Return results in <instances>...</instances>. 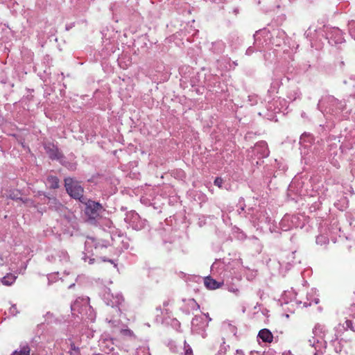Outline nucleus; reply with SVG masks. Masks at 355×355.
I'll return each mask as SVG.
<instances>
[{"label": "nucleus", "mask_w": 355, "mask_h": 355, "mask_svg": "<svg viewBox=\"0 0 355 355\" xmlns=\"http://www.w3.org/2000/svg\"><path fill=\"white\" fill-rule=\"evenodd\" d=\"M184 348H185L184 355H193L192 349L189 347V345H187V346L185 345Z\"/></svg>", "instance_id": "nucleus-13"}, {"label": "nucleus", "mask_w": 355, "mask_h": 355, "mask_svg": "<svg viewBox=\"0 0 355 355\" xmlns=\"http://www.w3.org/2000/svg\"><path fill=\"white\" fill-rule=\"evenodd\" d=\"M15 279L16 276L12 274H8L1 279V282L6 286H10L15 282Z\"/></svg>", "instance_id": "nucleus-6"}, {"label": "nucleus", "mask_w": 355, "mask_h": 355, "mask_svg": "<svg viewBox=\"0 0 355 355\" xmlns=\"http://www.w3.org/2000/svg\"><path fill=\"white\" fill-rule=\"evenodd\" d=\"M85 205V214L91 218H95L103 208L100 203L90 200L86 202Z\"/></svg>", "instance_id": "nucleus-2"}, {"label": "nucleus", "mask_w": 355, "mask_h": 355, "mask_svg": "<svg viewBox=\"0 0 355 355\" xmlns=\"http://www.w3.org/2000/svg\"><path fill=\"white\" fill-rule=\"evenodd\" d=\"M49 204L51 209L62 211L64 207L55 198H49Z\"/></svg>", "instance_id": "nucleus-5"}, {"label": "nucleus", "mask_w": 355, "mask_h": 355, "mask_svg": "<svg viewBox=\"0 0 355 355\" xmlns=\"http://www.w3.org/2000/svg\"><path fill=\"white\" fill-rule=\"evenodd\" d=\"M10 198H12V199H15V198H17V197L15 196V195H13V196H12V194H10Z\"/></svg>", "instance_id": "nucleus-14"}, {"label": "nucleus", "mask_w": 355, "mask_h": 355, "mask_svg": "<svg viewBox=\"0 0 355 355\" xmlns=\"http://www.w3.org/2000/svg\"><path fill=\"white\" fill-rule=\"evenodd\" d=\"M121 334L122 335H124V336H133V332L132 331H131L130 329H122L121 331Z\"/></svg>", "instance_id": "nucleus-11"}, {"label": "nucleus", "mask_w": 355, "mask_h": 355, "mask_svg": "<svg viewBox=\"0 0 355 355\" xmlns=\"http://www.w3.org/2000/svg\"><path fill=\"white\" fill-rule=\"evenodd\" d=\"M204 284L207 289L215 290L220 288L223 286V282H217L214 279L211 278L210 276H208L205 277Z\"/></svg>", "instance_id": "nucleus-3"}, {"label": "nucleus", "mask_w": 355, "mask_h": 355, "mask_svg": "<svg viewBox=\"0 0 355 355\" xmlns=\"http://www.w3.org/2000/svg\"><path fill=\"white\" fill-rule=\"evenodd\" d=\"M345 326L343 325V329L345 331H347L348 329H350L352 331H355V328L353 324V322L350 320H346Z\"/></svg>", "instance_id": "nucleus-9"}, {"label": "nucleus", "mask_w": 355, "mask_h": 355, "mask_svg": "<svg viewBox=\"0 0 355 355\" xmlns=\"http://www.w3.org/2000/svg\"><path fill=\"white\" fill-rule=\"evenodd\" d=\"M258 337L264 343H271L273 340V335L268 329H263L259 331Z\"/></svg>", "instance_id": "nucleus-4"}, {"label": "nucleus", "mask_w": 355, "mask_h": 355, "mask_svg": "<svg viewBox=\"0 0 355 355\" xmlns=\"http://www.w3.org/2000/svg\"><path fill=\"white\" fill-rule=\"evenodd\" d=\"M223 183V180L221 178L218 177L214 180V185L219 188L222 187Z\"/></svg>", "instance_id": "nucleus-10"}, {"label": "nucleus", "mask_w": 355, "mask_h": 355, "mask_svg": "<svg viewBox=\"0 0 355 355\" xmlns=\"http://www.w3.org/2000/svg\"><path fill=\"white\" fill-rule=\"evenodd\" d=\"M70 349H71V351H73V352H74L76 353H78V354L80 353L79 347H76L73 342H71Z\"/></svg>", "instance_id": "nucleus-12"}, {"label": "nucleus", "mask_w": 355, "mask_h": 355, "mask_svg": "<svg viewBox=\"0 0 355 355\" xmlns=\"http://www.w3.org/2000/svg\"><path fill=\"white\" fill-rule=\"evenodd\" d=\"M256 148H261L263 149L262 155L263 157H268L269 155V150L268 148L267 143L265 141H261L257 143Z\"/></svg>", "instance_id": "nucleus-7"}, {"label": "nucleus", "mask_w": 355, "mask_h": 355, "mask_svg": "<svg viewBox=\"0 0 355 355\" xmlns=\"http://www.w3.org/2000/svg\"><path fill=\"white\" fill-rule=\"evenodd\" d=\"M47 181L52 189H57L59 187V180L55 176H49Z\"/></svg>", "instance_id": "nucleus-8"}, {"label": "nucleus", "mask_w": 355, "mask_h": 355, "mask_svg": "<svg viewBox=\"0 0 355 355\" xmlns=\"http://www.w3.org/2000/svg\"><path fill=\"white\" fill-rule=\"evenodd\" d=\"M64 186L70 196L79 200L81 202H85L84 189L78 182L71 178H67L64 179Z\"/></svg>", "instance_id": "nucleus-1"}]
</instances>
